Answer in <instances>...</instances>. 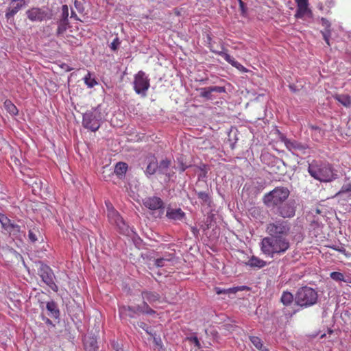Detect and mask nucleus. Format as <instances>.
I'll return each instance as SVG.
<instances>
[{"instance_id": "nucleus-38", "label": "nucleus", "mask_w": 351, "mask_h": 351, "mask_svg": "<svg viewBox=\"0 0 351 351\" xmlns=\"http://www.w3.org/2000/svg\"><path fill=\"white\" fill-rule=\"evenodd\" d=\"M62 21L64 24L66 23V21L68 20L69 16V8L66 5H63L62 7Z\"/></svg>"}, {"instance_id": "nucleus-10", "label": "nucleus", "mask_w": 351, "mask_h": 351, "mask_svg": "<svg viewBox=\"0 0 351 351\" xmlns=\"http://www.w3.org/2000/svg\"><path fill=\"white\" fill-rule=\"evenodd\" d=\"M26 14L28 19L32 22L49 20L52 16L49 11L39 8H32L28 10Z\"/></svg>"}, {"instance_id": "nucleus-19", "label": "nucleus", "mask_w": 351, "mask_h": 351, "mask_svg": "<svg viewBox=\"0 0 351 351\" xmlns=\"http://www.w3.org/2000/svg\"><path fill=\"white\" fill-rule=\"evenodd\" d=\"M278 214L283 218H290L294 216V207L289 204H285L278 208Z\"/></svg>"}, {"instance_id": "nucleus-5", "label": "nucleus", "mask_w": 351, "mask_h": 351, "mask_svg": "<svg viewBox=\"0 0 351 351\" xmlns=\"http://www.w3.org/2000/svg\"><path fill=\"white\" fill-rule=\"evenodd\" d=\"M291 225L289 222L283 219L276 220L267 223L266 232L269 236L281 237L288 238L290 233Z\"/></svg>"}, {"instance_id": "nucleus-34", "label": "nucleus", "mask_w": 351, "mask_h": 351, "mask_svg": "<svg viewBox=\"0 0 351 351\" xmlns=\"http://www.w3.org/2000/svg\"><path fill=\"white\" fill-rule=\"evenodd\" d=\"M211 89L210 87L202 88L200 89V97L207 99H211Z\"/></svg>"}, {"instance_id": "nucleus-14", "label": "nucleus", "mask_w": 351, "mask_h": 351, "mask_svg": "<svg viewBox=\"0 0 351 351\" xmlns=\"http://www.w3.org/2000/svg\"><path fill=\"white\" fill-rule=\"evenodd\" d=\"M146 161L147 162V166L145 170V173L149 175L154 174L158 167L157 158L154 155L149 154L147 156Z\"/></svg>"}, {"instance_id": "nucleus-33", "label": "nucleus", "mask_w": 351, "mask_h": 351, "mask_svg": "<svg viewBox=\"0 0 351 351\" xmlns=\"http://www.w3.org/2000/svg\"><path fill=\"white\" fill-rule=\"evenodd\" d=\"M217 53L221 57H223L225 59V60L228 62L229 64H230L232 66H234L237 62V61H236L234 58H232L228 53L224 51H219L217 52Z\"/></svg>"}, {"instance_id": "nucleus-35", "label": "nucleus", "mask_w": 351, "mask_h": 351, "mask_svg": "<svg viewBox=\"0 0 351 351\" xmlns=\"http://www.w3.org/2000/svg\"><path fill=\"white\" fill-rule=\"evenodd\" d=\"M6 230L10 234L16 235L21 232V227L17 224L12 223L10 227L6 229Z\"/></svg>"}, {"instance_id": "nucleus-36", "label": "nucleus", "mask_w": 351, "mask_h": 351, "mask_svg": "<svg viewBox=\"0 0 351 351\" xmlns=\"http://www.w3.org/2000/svg\"><path fill=\"white\" fill-rule=\"evenodd\" d=\"M0 223H1L3 228L5 230L9 228L12 223L10 219H9L5 215L2 214L0 215Z\"/></svg>"}, {"instance_id": "nucleus-17", "label": "nucleus", "mask_w": 351, "mask_h": 351, "mask_svg": "<svg viewBox=\"0 0 351 351\" xmlns=\"http://www.w3.org/2000/svg\"><path fill=\"white\" fill-rule=\"evenodd\" d=\"M295 1L298 7L297 13L295 14L296 17L302 18L306 12H311L308 9V0H295Z\"/></svg>"}, {"instance_id": "nucleus-12", "label": "nucleus", "mask_w": 351, "mask_h": 351, "mask_svg": "<svg viewBox=\"0 0 351 351\" xmlns=\"http://www.w3.org/2000/svg\"><path fill=\"white\" fill-rule=\"evenodd\" d=\"M25 3V0H10V6L7 9L5 18L8 20L21 10Z\"/></svg>"}, {"instance_id": "nucleus-31", "label": "nucleus", "mask_w": 351, "mask_h": 351, "mask_svg": "<svg viewBox=\"0 0 351 351\" xmlns=\"http://www.w3.org/2000/svg\"><path fill=\"white\" fill-rule=\"evenodd\" d=\"M84 81L85 84L88 88H93L97 84L96 80L91 77V73L90 71H88L87 74L84 76Z\"/></svg>"}, {"instance_id": "nucleus-8", "label": "nucleus", "mask_w": 351, "mask_h": 351, "mask_svg": "<svg viewBox=\"0 0 351 351\" xmlns=\"http://www.w3.org/2000/svg\"><path fill=\"white\" fill-rule=\"evenodd\" d=\"M133 85L134 90L137 94L145 96L150 86L149 79L144 71H139L134 76Z\"/></svg>"}, {"instance_id": "nucleus-48", "label": "nucleus", "mask_w": 351, "mask_h": 351, "mask_svg": "<svg viewBox=\"0 0 351 351\" xmlns=\"http://www.w3.org/2000/svg\"><path fill=\"white\" fill-rule=\"evenodd\" d=\"M239 4L240 10L241 11V14L243 15L245 14L246 12V8H245V5L244 2L242 0H239Z\"/></svg>"}, {"instance_id": "nucleus-43", "label": "nucleus", "mask_w": 351, "mask_h": 351, "mask_svg": "<svg viewBox=\"0 0 351 351\" xmlns=\"http://www.w3.org/2000/svg\"><path fill=\"white\" fill-rule=\"evenodd\" d=\"M210 88L211 89L212 93L213 92H217V93H225L226 92V88L223 86H210Z\"/></svg>"}, {"instance_id": "nucleus-9", "label": "nucleus", "mask_w": 351, "mask_h": 351, "mask_svg": "<svg viewBox=\"0 0 351 351\" xmlns=\"http://www.w3.org/2000/svg\"><path fill=\"white\" fill-rule=\"evenodd\" d=\"M38 274L43 282L53 291H58V288L54 282V274L52 269L47 265H42L38 269Z\"/></svg>"}, {"instance_id": "nucleus-56", "label": "nucleus", "mask_w": 351, "mask_h": 351, "mask_svg": "<svg viewBox=\"0 0 351 351\" xmlns=\"http://www.w3.org/2000/svg\"><path fill=\"white\" fill-rule=\"evenodd\" d=\"M71 17L74 18V19H75L77 20L78 19L77 14L73 11H71Z\"/></svg>"}, {"instance_id": "nucleus-55", "label": "nucleus", "mask_w": 351, "mask_h": 351, "mask_svg": "<svg viewBox=\"0 0 351 351\" xmlns=\"http://www.w3.org/2000/svg\"><path fill=\"white\" fill-rule=\"evenodd\" d=\"M74 4H75V6L77 9H79L80 6V3L75 0V2H74Z\"/></svg>"}, {"instance_id": "nucleus-4", "label": "nucleus", "mask_w": 351, "mask_h": 351, "mask_svg": "<svg viewBox=\"0 0 351 351\" xmlns=\"http://www.w3.org/2000/svg\"><path fill=\"white\" fill-rule=\"evenodd\" d=\"M289 195V191L286 187H276L263 197V202L267 206H275L281 204Z\"/></svg>"}, {"instance_id": "nucleus-51", "label": "nucleus", "mask_w": 351, "mask_h": 351, "mask_svg": "<svg viewBox=\"0 0 351 351\" xmlns=\"http://www.w3.org/2000/svg\"><path fill=\"white\" fill-rule=\"evenodd\" d=\"M193 342L195 343V346H196L197 348H199L201 347L200 343H199V340H198V339H197V337H194L193 338Z\"/></svg>"}, {"instance_id": "nucleus-7", "label": "nucleus", "mask_w": 351, "mask_h": 351, "mask_svg": "<svg viewBox=\"0 0 351 351\" xmlns=\"http://www.w3.org/2000/svg\"><path fill=\"white\" fill-rule=\"evenodd\" d=\"M108 206V218L110 223L115 225L121 234H126L128 232L129 227L120 215L110 204V202H106Z\"/></svg>"}, {"instance_id": "nucleus-24", "label": "nucleus", "mask_w": 351, "mask_h": 351, "mask_svg": "<svg viewBox=\"0 0 351 351\" xmlns=\"http://www.w3.org/2000/svg\"><path fill=\"white\" fill-rule=\"evenodd\" d=\"M3 106L6 111L11 115L16 116L19 114V110L11 100L6 99L4 101Z\"/></svg>"}, {"instance_id": "nucleus-25", "label": "nucleus", "mask_w": 351, "mask_h": 351, "mask_svg": "<svg viewBox=\"0 0 351 351\" xmlns=\"http://www.w3.org/2000/svg\"><path fill=\"white\" fill-rule=\"evenodd\" d=\"M295 298L293 295L289 291H283L280 298V302L285 306H289L292 304Z\"/></svg>"}, {"instance_id": "nucleus-47", "label": "nucleus", "mask_w": 351, "mask_h": 351, "mask_svg": "<svg viewBox=\"0 0 351 351\" xmlns=\"http://www.w3.org/2000/svg\"><path fill=\"white\" fill-rule=\"evenodd\" d=\"M234 67L237 68L238 70L243 71V72H247V69L243 66L241 64H240L239 62L236 63V64L234 66Z\"/></svg>"}, {"instance_id": "nucleus-30", "label": "nucleus", "mask_w": 351, "mask_h": 351, "mask_svg": "<svg viewBox=\"0 0 351 351\" xmlns=\"http://www.w3.org/2000/svg\"><path fill=\"white\" fill-rule=\"evenodd\" d=\"M249 339L253 346L258 349L260 351H263V350L265 348L263 346L262 340L258 337L256 336H250Z\"/></svg>"}, {"instance_id": "nucleus-39", "label": "nucleus", "mask_w": 351, "mask_h": 351, "mask_svg": "<svg viewBox=\"0 0 351 351\" xmlns=\"http://www.w3.org/2000/svg\"><path fill=\"white\" fill-rule=\"evenodd\" d=\"M246 289L245 286L241 287H234L232 288L227 289V294H235L237 292L239 291H243Z\"/></svg>"}, {"instance_id": "nucleus-58", "label": "nucleus", "mask_w": 351, "mask_h": 351, "mask_svg": "<svg viewBox=\"0 0 351 351\" xmlns=\"http://www.w3.org/2000/svg\"><path fill=\"white\" fill-rule=\"evenodd\" d=\"M289 88L291 89V90H293L292 86H289Z\"/></svg>"}, {"instance_id": "nucleus-13", "label": "nucleus", "mask_w": 351, "mask_h": 351, "mask_svg": "<svg viewBox=\"0 0 351 351\" xmlns=\"http://www.w3.org/2000/svg\"><path fill=\"white\" fill-rule=\"evenodd\" d=\"M144 206L150 210H158L164 208L163 201L158 197H149L144 199Z\"/></svg>"}, {"instance_id": "nucleus-20", "label": "nucleus", "mask_w": 351, "mask_h": 351, "mask_svg": "<svg viewBox=\"0 0 351 351\" xmlns=\"http://www.w3.org/2000/svg\"><path fill=\"white\" fill-rule=\"evenodd\" d=\"M84 346L86 351H97L98 349L97 342L94 337L85 336Z\"/></svg>"}, {"instance_id": "nucleus-59", "label": "nucleus", "mask_w": 351, "mask_h": 351, "mask_svg": "<svg viewBox=\"0 0 351 351\" xmlns=\"http://www.w3.org/2000/svg\"><path fill=\"white\" fill-rule=\"evenodd\" d=\"M238 1L239 2V0H238Z\"/></svg>"}, {"instance_id": "nucleus-49", "label": "nucleus", "mask_w": 351, "mask_h": 351, "mask_svg": "<svg viewBox=\"0 0 351 351\" xmlns=\"http://www.w3.org/2000/svg\"><path fill=\"white\" fill-rule=\"evenodd\" d=\"M215 292L217 294H227V289H221L219 287L215 288Z\"/></svg>"}, {"instance_id": "nucleus-45", "label": "nucleus", "mask_w": 351, "mask_h": 351, "mask_svg": "<svg viewBox=\"0 0 351 351\" xmlns=\"http://www.w3.org/2000/svg\"><path fill=\"white\" fill-rule=\"evenodd\" d=\"M321 21H322V24L323 26L325 27V30H328V29H330V23L329 22L328 20H327L325 18H322L321 19Z\"/></svg>"}, {"instance_id": "nucleus-50", "label": "nucleus", "mask_w": 351, "mask_h": 351, "mask_svg": "<svg viewBox=\"0 0 351 351\" xmlns=\"http://www.w3.org/2000/svg\"><path fill=\"white\" fill-rule=\"evenodd\" d=\"M43 320L47 324V325H51L53 326H54V325L53 324L52 322L47 317H43Z\"/></svg>"}, {"instance_id": "nucleus-3", "label": "nucleus", "mask_w": 351, "mask_h": 351, "mask_svg": "<svg viewBox=\"0 0 351 351\" xmlns=\"http://www.w3.org/2000/svg\"><path fill=\"white\" fill-rule=\"evenodd\" d=\"M317 292L308 286L299 288L295 295V304L301 308L312 306L317 303Z\"/></svg>"}, {"instance_id": "nucleus-22", "label": "nucleus", "mask_w": 351, "mask_h": 351, "mask_svg": "<svg viewBox=\"0 0 351 351\" xmlns=\"http://www.w3.org/2000/svg\"><path fill=\"white\" fill-rule=\"evenodd\" d=\"M334 99L346 108H349L351 106V97L348 95L337 94L334 95Z\"/></svg>"}, {"instance_id": "nucleus-27", "label": "nucleus", "mask_w": 351, "mask_h": 351, "mask_svg": "<svg viewBox=\"0 0 351 351\" xmlns=\"http://www.w3.org/2000/svg\"><path fill=\"white\" fill-rule=\"evenodd\" d=\"M174 258L173 254H169L165 257L159 258L155 260V265L158 267H162L167 265L166 263L172 261Z\"/></svg>"}, {"instance_id": "nucleus-46", "label": "nucleus", "mask_w": 351, "mask_h": 351, "mask_svg": "<svg viewBox=\"0 0 351 351\" xmlns=\"http://www.w3.org/2000/svg\"><path fill=\"white\" fill-rule=\"evenodd\" d=\"M112 346L113 349L115 350L116 351H123L122 346L120 345L117 342V343L112 342Z\"/></svg>"}, {"instance_id": "nucleus-52", "label": "nucleus", "mask_w": 351, "mask_h": 351, "mask_svg": "<svg viewBox=\"0 0 351 351\" xmlns=\"http://www.w3.org/2000/svg\"><path fill=\"white\" fill-rule=\"evenodd\" d=\"M331 248H332L333 250H336V251H338V252H346V250L343 247L341 248H339V247H331Z\"/></svg>"}, {"instance_id": "nucleus-18", "label": "nucleus", "mask_w": 351, "mask_h": 351, "mask_svg": "<svg viewBox=\"0 0 351 351\" xmlns=\"http://www.w3.org/2000/svg\"><path fill=\"white\" fill-rule=\"evenodd\" d=\"M166 216L171 220L180 221L184 217L185 213L181 208L173 209L171 208H167Z\"/></svg>"}, {"instance_id": "nucleus-1", "label": "nucleus", "mask_w": 351, "mask_h": 351, "mask_svg": "<svg viewBox=\"0 0 351 351\" xmlns=\"http://www.w3.org/2000/svg\"><path fill=\"white\" fill-rule=\"evenodd\" d=\"M291 247L288 238L268 236L264 237L261 243V250L267 256L274 258L287 252Z\"/></svg>"}, {"instance_id": "nucleus-40", "label": "nucleus", "mask_w": 351, "mask_h": 351, "mask_svg": "<svg viewBox=\"0 0 351 351\" xmlns=\"http://www.w3.org/2000/svg\"><path fill=\"white\" fill-rule=\"evenodd\" d=\"M137 326L143 329L148 335L154 337V334L149 331V327L145 322H141L137 323Z\"/></svg>"}, {"instance_id": "nucleus-44", "label": "nucleus", "mask_w": 351, "mask_h": 351, "mask_svg": "<svg viewBox=\"0 0 351 351\" xmlns=\"http://www.w3.org/2000/svg\"><path fill=\"white\" fill-rule=\"evenodd\" d=\"M322 35L324 40L326 41L328 45H330L329 38L330 36V29L325 30V32H322Z\"/></svg>"}, {"instance_id": "nucleus-53", "label": "nucleus", "mask_w": 351, "mask_h": 351, "mask_svg": "<svg viewBox=\"0 0 351 351\" xmlns=\"http://www.w3.org/2000/svg\"><path fill=\"white\" fill-rule=\"evenodd\" d=\"M65 29H66L65 27H62L60 25H59L58 27V29H57V33L58 34H60L62 33V32L64 31Z\"/></svg>"}, {"instance_id": "nucleus-54", "label": "nucleus", "mask_w": 351, "mask_h": 351, "mask_svg": "<svg viewBox=\"0 0 351 351\" xmlns=\"http://www.w3.org/2000/svg\"><path fill=\"white\" fill-rule=\"evenodd\" d=\"M187 167H188V166L184 165V164H181L180 171L184 172L187 169Z\"/></svg>"}, {"instance_id": "nucleus-28", "label": "nucleus", "mask_w": 351, "mask_h": 351, "mask_svg": "<svg viewBox=\"0 0 351 351\" xmlns=\"http://www.w3.org/2000/svg\"><path fill=\"white\" fill-rule=\"evenodd\" d=\"M40 237V232L38 228L34 227L29 230L28 237L32 243L38 241V237Z\"/></svg>"}, {"instance_id": "nucleus-2", "label": "nucleus", "mask_w": 351, "mask_h": 351, "mask_svg": "<svg viewBox=\"0 0 351 351\" xmlns=\"http://www.w3.org/2000/svg\"><path fill=\"white\" fill-rule=\"evenodd\" d=\"M308 171L313 178L322 182H329L337 178L329 163L313 161L308 165Z\"/></svg>"}, {"instance_id": "nucleus-15", "label": "nucleus", "mask_w": 351, "mask_h": 351, "mask_svg": "<svg viewBox=\"0 0 351 351\" xmlns=\"http://www.w3.org/2000/svg\"><path fill=\"white\" fill-rule=\"evenodd\" d=\"M143 302L154 304L155 302H160L161 296L155 291H144L141 293Z\"/></svg>"}, {"instance_id": "nucleus-23", "label": "nucleus", "mask_w": 351, "mask_h": 351, "mask_svg": "<svg viewBox=\"0 0 351 351\" xmlns=\"http://www.w3.org/2000/svg\"><path fill=\"white\" fill-rule=\"evenodd\" d=\"M128 165L123 162L117 163L114 168V173L119 178H122L127 172Z\"/></svg>"}, {"instance_id": "nucleus-26", "label": "nucleus", "mask_w": 351, "mask_h": 351, "mask_svg": "<svg viewBox=\"0 0 351 351\" xmlns=\"http://www.w3.org/2000/svg\"><path fill=\"white\" fill-rule=\"evenodd\" d=\"M47 311L49 312V315L53 317H58L60 315V311L58 308L57 304L55 302H48L46 305Z\"/></svg>"}, {"instance_id": "nucleus-29", "label": "nucleus", "mask_w": 351, "mask_h": 351, "mask_svg": "<svg viewBox=\"0 0 351 351\" xmlns=\"http://www.w3.org/2000/svg\"><path fill=\"white\" fill-rule=\"evenodd\" d=\"M330 278L337 281V282H350V278H346L344 275L338 271H333L331 272L330 274Z\"/></svg>"}, {"instance_id": "nucleus-21", "label": "nucleus", "mask_w": 351, "mask_h": 351, "mask_svg": "<svg viewBox=\"0 0 351 351\" xmlns=\"http://www.w3.org/2000/svg\"><path fill=\"white\" fill-rule=\"evenodd\" d=\"M247 265L251 267L263 268L267 265V263L258 257L252 256L249 259Z\"/></svg>"}, {"instance_id": "nucleus-57", "label": "nucleus", "mask_w": 351, "mask_h": 351, "mask_svg": "<svg viewBox=\"0 0 351 351\" xmlns=\"http://www.w3.org/2000/svg\"><path fill=\"white\" fill-rule=\"evenodd\" d=\"M263 351H269L266 347L263 350Z\"/></svg>"}, {"instance_id": "nucleus-6", "label": "nucleus", "mask_w": 351, "mask_h": 351, "mask_svg": "<svg viewBox=\"0 0 351 351\" xmlns=\"http://www.w3.org/2000/svg\"><path fill=\"white\" fill-rule=\"evenodd\" d=\"M119 312L121 317H128L134 318L136 314L143 313L147 315H154L156 311L153 310L146 302H143L142 305H138L136 307L130 306H122L119 307Z\"/></svg>"}, {"instance_id": "nucleus-37", "label": "nucleus", "mask_w": 351, "mask_h": 351, "mask_svg": "<svg viewBox=\"0 0 351 351\" xmlns=\"http://www.w3.org/2000/svg\"><path fill=\"white\" fill-rule=\"evenodd\" d=\"M351 192V181L348 183H346L343 184L341 186L340 191L336 194V195H338L341 193H347Z\"/></svg>"}, {"instance_id": "nucleus-42", "label": "nucleus", "mask_w": 351, "mask_h": 351, "mask_svg": "<svg viewBox=\"0 0 351 351\" xmlns=\"http://www.w3.org/2000/svg\"><path fill=\"white\" fill-rule=\"evenodd\" d=\"M120 41H119V39L118 38H115L113 41L110 44V48L112 51H116L119 45H120Z\"/></svg>"}, {"instance_id": "nucleus-16", "label": "nucleus", "mask_w": 351, "mask_h": 351, "mask_svg": "<svg viewBox=\"0 0 351 351\" xmlns=\"http://www.w3.org/2000/svg\"><path fill=\"white\" fill-rule=\"evenodd\" d=\"M286 147L291 152L293 151H303L306 149L305 146L302 143L291 139L284 138L282 139Z\"/></svg>"}, {"instance_id": "nucleus-41", "label": "nucleus", "mask_w": 351, "mask_h": 351, "mask_svg": "<svg viewBox=\"0 0 351 351\" xmlns=\"http://www.w3.org/2000/svg\"><path fill=\"white\" fill-rule=\"evenodd\" d=\"M171 164V161L169 160L165 159L162 160L158 166V167L161 169H167Z\"/></svg>"}, {"instance_id": "nucleus-11", "label": "nucleus", "mask_w": 351, "mask_h": 351, "mask_svg": "<svg viewBox=\"0 0 351 351\" xmlns=\"http://www.w3.org/2000/svg\"><path fill=\"white\" fill-rule=\"evenodd\" d=\"M82 125L84 128L93 131H97L99 127V121L92 112H86L83 116Z\"/></svg>"}, {"instance_id": "nucleus-32", "label": "nucleus", "mask_w": 351, "mask_h": 351, "mask_svg": "<svg viewBox=\"0 0 351 351\" xmlns=\"http://www.w3.org/2000/svg\"><path fill=\"white\" fill-rule=\"evenodd\" d=\"M197 197L201 200L202 204L209 205L210 198L208 193L204 191L197 192Z\"/></svg>"}]
</instances>
